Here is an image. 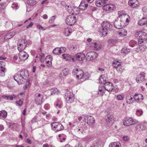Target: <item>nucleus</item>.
I'll return each instance as SVG.
<instances>
[{
	"mask_svg": "<svg viewBox=\"0 0 147 147\" xmlns=\"http://www.w3.org/2000/svg\"><path fill=\"white\" fill-rule=\"evenodd\" d=\"M65 9L70 13L74 15H77L80 13V10L77 7L65 5Z\"/></svg>",
	"mask_w": 147,
	"mask_h": 147,
	"instance_id": "4",
	"label": "nucleus"
},
{
	"mask_svg": "<svg viewBox=\"0 0 147 147\" xmlns=\"http://www.w3.org/2000/svg\"><path fill=\"white\" fill-rule=\"evenodd\" d=\"M27 83L25 85L24 87V88L25 90H26L28 87L29 84H30L29 80H27Z\"/></svg>",
	"mask_w": 147,
	"mask_h": 147,
	"instance_id": "62",
	"label": "nucleus"
},
{
	"mask_svg": "<svg viewBox=\"0 0 147 147\" xmlns=\"http://www.w3.org/2000/svg\"><path fill=\"white\" fill-rule=\"evenodd\" d=\"M43 96L42 94L36 93L35 94V101L37 105H41L43 102Z\"/></svg>",
	"mask_w": 147,
	"mask_h": 147,
	"instance_id": "11",
	"label": "nucleus"
},
{
	"mask_svg": "<svg viewBox=\"0 0 147 147\" xmlns=\"http://www.w3.org/2000/svg\"><path fill=\"white\" fill-rule=\"evenodd\" d=\"M88 6V4L86 3L85 1H82L79 7V9L80 10L81 9L83 11L85 10L87 8Z\"/></svg>",
	"mask_w": 147,
	"mask_h": 147,
	"instance_id": "23",
	"label": "nucleus"
},
{
	"mask_svg": "<svg viewBox=\"0 0 147 147\" xmlns=\"http://www.w3.org/2000/svg\"><path fill=\"white\" fill-rule=\"evenodd\" d=\"M45 61L46 62V65L48 66V67H50L51 66V61H50L49 60L48 61L46 60V59H45Z\"/></svg>",
	"mask_w": 147,
	"mask_h": 147,
	"instance_id": "57",
	"label": "nucleus"
},
{
	"mask_svg": "<svg viewBox=\"0 0 147 147\" xmlns=\"http://www.w3.org/2000/svg\"><path fill=\"white\" fill-rule=\"evenodd\" d=\"M76 22V18L73 15H69L66 17L65 19L66 24L69 25H74Z\"/></svg>",
	"mask_w": 147,
	"mask_h": 147,
	"instance_id": "7",
	"label": "nucleus"
},
{
	"mask_svg": "<svg viewBox=\"0 0 147 147\" xmlns=\"http://www.w3.org/2000/svg\"><path fill=\"white\" fill-rule=\"evenodd\" d=\"M27 42L25 40H21L19 41V45H18V49L19 51L23 50L26 47Z\"/></svg>",
	"mask_w": 147,
	"mask_h": 147,
	"instance_id": "14",
	"label": "nucleus"
},
{
	"mask_svg": "<svg viewBox=\"0 0 147 147\" xmlns=\"http://www.w3.org/2000/svg\"><path fill=\"white\" fill-rule=\"evenodd\" d=\"M90 75L88 73H85L82 74L81 79L83 80V81H85L88 80L90 77Z\"/></svg>",
	"mask_w": 147,
	"mask_h": 147,
	"instance_id": "34",
	"label": "nucleus"
},
{
	"mask_svg": "<svg viewBox=\"0 0 147 147\" xmlns=\"http://www.w3.org/2000/svg\"><path fill=\"white\" fill-rule=\"evenodd\" d=\"M104 88L105 89L109 92H111L113 88V86L112 83L110 82H107L105 83Z\"/></svg>",
	"mask_w": 147,
	"mask_h": 147,
	"instance_id": "15",
	"label": "nucleus"
},
{
	"mask_svg": "<svg viewBox=\"0 0 147 147\" xmlns=\"http://www.w3.org/2000/svg\"><path fill=\"white\" fill-rule=\"evenodd\" d=\"M127 121L129 125L137 124L138 122V121L137 120L131 117L128 118L127 119Z\"/></svg>",
	"mask_w": 147,
	"mask_h": 147,
	"instance_id": "27",
	"label": "nucleus"
},
{
	"mask_svg": "<svg viewBox=\"0 0 147 147\" xmlns=\"http://www.w3.org/2000/svg\"><path fill=\"white\" fill-rule=\"evenodd\" d=\"M97 54L95 52H90L86 55V57L88 61H92L97 57Z\"/></svg>",
	"mask_w": 147,
	"mask_h": 147,
	"instance_id": "10",
	"label": "nucleus"
},
{
	"mask_svg": "<svg viewBox=\"0 0 147 147\" xmlns=\"http://www.w3.org/2000/svg\"><path fill=\"white\" fill-rule=\"evenodd\" d=\"M91 46L92 47H94V49L96 50H98L101 48L100 45L97 44L96 43H92Z\"/></svg>",
	"mask_w": 147,
	"mask_h": 147,
	"instance_id": "40",
	"label": "nucleus"
},
{
	"mask_svg": "<svg viewBox=\"0 0 147 147\" xmlns=\"http://www.w3.org/2000/svg\"><path fill=\"white\" fill-rule=\"evenodd\" d=\"M136 37H138L139 39L141 40L138 41V43H142L143 42V40L146 41L147 40V33L142 31L137 32L136 34Z\"/></svg>",
	"mask_w": 147,
	"mask_h": 147,
	"instance_id": "3",
	"label": "nucleus"
},
{
	"mask_svg": "<svg viewBox=\"0 0 147 147\" xmlns=\"http://www.w3.org/2000/svg\"><path fill=\"white\" fill-rule=\"evenodd\" d=\"M51 126L53 130L55 132L63 130L64 127L60 123L54 122L51 123Z\"/></svg>",
	"mask_w": 147,
	"mask_h": 147,
	"instance_id": "5",
	"label": "nucleus"
},
{
	"mask_svg": "<svg viewBox=\"0 0 147 147\" xmlns=\"http://www.w3.org/2000/svg\"><path fill=\"white\" fill-rule=\"evenodd\" d=\"M87 119V123L90 125H93L95 122V120L94 118L92 116H88L86 117L85 119Z\"/></svg>",
	"mask_w": 147,
	"mask_h": 147,
	"instance_id": "18",
	"label": "nucleus"
},
{
	"mask_svg": "<svg viewBox=\"0 0 147 147\" xmlns=\"http://www.w3.org/2000/svg\"><path fill=\"white\" fill-rule=\"evenodd\" d=\"M101 26L100 32L102 33V36H105L107 34L108 30L112 28V26L109 22L104 21L102 23Z\"/></svg>",
	"mask_w": 147,
	"mask_h": 147,
	"instance_id": "2",
	"label": "nucleus"
},
{
	"mask_svg": "<svg viewBox=\"0 0 147 147\" xmlns=\"http://www.w3.org/2000/svg\"><path fill=\"white\" fill-rule=\"evenodd\" d=\"M96 5L98 7L103 6L104 5L101 0H98L96 1Z\"/></svg>",
	"mask_w": 147,
	"mask_h": 147,
	"instance_id": "42",
	"label": "nucleus"
},
{
	"mask_svg": "<svg viewBox=\"0 0 147 147\" xmlns=\"http://www.w3.org/2000/svg\"><path fill=\"white\" fill-rule=\"evenodd\" d=\"M12 7L13 9L16 10L17 8L18 7V5L17 3H13L12 5Z\"/></svg>",
	"mask_w": 147,
	"mask_h": 147,
	"instance_id": "54",
	"label": "nucleus"
},
{
	"mask_svg": "<svg viewBox=\"0 0 147 147\" xmlns=\"http://www.w3.org/2000/svg\"><path fill=\"white\" fill-rule=\"evenodd\" d=\"M115 6L112 4H108L104 5L103 6V9L105 11H110L111 10L114 9Z\"/></svg>",
	"mask_w": 147,
	"mask_h": 147,
	"instance_id": "20",
	"label": "nucleus"
},
{
	"mask_svg": "<svg viewBox=\"0 0 147 147\" xmlns=\"http://www.w3.org/2000/svg\"><path fill=\"white\" fill-rule=\"evenodd\" d=\"M100 146V144L98 143H95L93 144L90 147H99Z\"/></svg>",
	"mask_w": 147,
	"mask_h": 147,
	"instance_id": "56",
	"label": "nucleus"
},
{
	"mask_svg": "<svg viewBox=\"0 0 147 147\" xmlns=\"http://www.w3.org/2000/svg\"><path fill=\"white\" fill-rule=\"evenodd\" d=\"M4 99L7 100H12L13 99H16L17 98V96L15 94H12L10 95H4L2 96Z\"/></svg>",
	"mask_w": 147,
	"mask_h": 147,
	"instance_id": "21",
	"label": "nucleus"
},
{
	"mask_svg": "<svg viewBox=\"0 0 147 147\" xmlns=\"http://www.w3.org/2000/svg\"><path fill=\"white\" fill-rule=\"evenodd\" d=\"M34 24V23L33 22H31L29 24L26 26V28L27 29H28L31 27Z\"/></svg>",
	"mask_w": 147,
	"mask_h": 147,
	"instance_id": "64",
	"label": "nucleus"
},
{
	"mask_svg": "<svg viewBox=\"0 0 147 147\" xmlns=\"http://www.w3.org/2000/svg\"><path fill=\"white\" fill-rule=\"evenodd\" d=\"M40 57H39V61L41 62H43L44 59L45 57L44 54L43 53H41L39 54Z\"/></svg>",
	"mask_w": 147,
	"mask_h": 147,
	"instance_id": "44",
	"label": "nucleus"
},
{
	"mask_svg": "<svg viewBox=\"0 0 147 147\" xmlns=\"http://www.w3.org/2000/svg\"><path fill=\"white\" fill-rule=\"evenodd\" d=\"M7 116V112L4 110L0 111V119H5Z\"/></svg>",
	"mask_w": 147,
	"mask_h": 147,
	"instance_id": "29",
	"label": "nucleus"
},
{
	"mask_svg": "<svg viewBox=\"0 0 147 147\" xmlns=\"http://www.w3.org/2000/svg\"><path fill=\"white\" fill-rule=\"evenodd\" d=\"M147 22V18H143L139 20L138 22V25L140 26H142L145 24Z\"/></svg>",
	"mask_w": 147,
	"mask_h": 147,
	"instance_id": "31",
	"label": "nucleus"
},
{
	"mask_svg": "<svg viewBox=\"0 0 147 147\" xmlns=\"http://www.w3.org/2000/svg\"><path fill=\"white\" fill-rule=\"evenodd\" d=\"M143 113V112L141 110H137L136 112V115L139 116L142 115Z\"/></svg>",
	"mask_w": 147,
	"mask_h": 147,
	"instance_id": "49",
	"label": "nucleus"
},
{
	"mask_svg": "<svg viewBox=\"0 0 147 147\" xmlns=\"http://www.w3.org/2000/svg\"><path fill=\"white\" fill-rule=\"evenodd\" d=\"M105 93V91L103 90V87L99 86V87L98 92V94L101 96H102Z\"/></svg>",
	"mask_w": 147,
	"mask_h": 147,
	"instance_id": "37",
	"label": "nucleus"
},
{
	"mask_svg": "<svg viewBox=\"0 0 147 147\" xmlns=\"http://www.w3.org/2000/svg\"><path fill=\"white\" fill-rule=\"evenodd\" d=\"M129 21L128 16L121 15L115 20L114 22V26L117 29H120L125 27Z\"/></svg>",
	"mask_w": 147,
	"mask_h": 147,
	"instance_id": "1",
	"label": "nucleus"
},
{
	"mask_svg": "<svg viewBox=\"0 0 147 147\" xmlns=\"http://www.w3.org/2000/svg\"><path fill=\"white\" fill-rule=\"evenodd\" d=\"M3 3H1L0 4V11H1L5 8V6Z\"/></svg>",
	"mask_w": 147,
	"mask_h": 147,
	"instance_id": "61",
	"label": "nucleus"
},
{
	"mask_svg": "<svg viewBox=\"0 0 147 147\" xmlns=\"http://www.w3.org/2000/svg\"><path fill=\"white\" fill-rule=\"evenodd\" d=\"M146 128L145 125L141 124H138L136 126V130L137 131H140L144 130L146 129Z\"/></svg>",
	"mask_w": 147,
	"mask_h": 147,
	"instance_id": "26",
	"label": "nucleus"
},
{
	"mask_svg": "<svg viewBox=\"0 0 147 147\" xmlns=\"http://www.w3.org/2000/svg\"><path fill=\"white\" fill-rule=\"evenodd\" d=\"M136 44V41L133 40L130 41L129 43V46L132 47H134Z\"/></svg>",
	"mask_w": 147,
	"mask_h": 147,
	"instance_id": "46",
	"label": "nucleus"
},
{
	"mask_svg": "<svg viewBox=\"0 0 147 147\" xmlns=\"http://www.w3.org/2000/svg\"><path fill=\"white\" fill-rule=\"evenodd\" d=\"M77 131L80 133L83 134L84 132L83 128L82 127H78Z\"/></svg>",
	"mask_w": 147,
	"mask_h": 147,
	"instance_id": "52",
	"label": "nucleus"
},
{
	"mask_svg": "<svg viewBox=\"0 0 147 147\" xmlns=\"http://www.w3.org/2000/svg\"><path fill=\"white\" fill-rule=\"evenodd\" d=\"M133 99V98L130 96H128L126 98L127 102L129 104L131 103V100Z\"/></svg>",
	"mask_w": 147,
	"mask_h": 147,
	"instance_id": "43",
	"label": "nucleus"
},
{
	"mask_svg": "<svg viewBox=\"0 0 147 147\" xmlns=\"http://www.w3.org/2000/svg\"><path fill=\"white\" fill-rule=\"evenodd\" d=\"M73 73L74 75H76L77 79H81L82 74H84V71L80 68H75L73 69Z\"/></svg>",
	"mask_w": 147,
	"mask_h": 147,
	"instance_id": "12",
	"label": "nucleus"
},
{
	"mask_svg": "<svg viewBox=\"0 0 147 147\" xmlns=\"http://www.w3.org/2000/svg\"><path fill=\"white\" fill-rule=\"evenodd\" d=\"M117 98L119 100H122L124 98V96L120 94L117 96Z\"/></svg>",
	"mask_w": 147,
	"mask_h": 147,
	"instance_id": "60",
	"label": "nucleus"
},
{
	"mask_svg": "<svg viewBox=\"0 0 147 147\" xmlns=\"http://www.w3.org/2000/svg\"><path fill=\"white\" fill-rule=\"evenodd\" d=\"M136 0H129L128 2L129 5L132 7H136L138 6V5L136 3Z\"/></svg>",
	"mask_w": 147,
	"mask_h": 147,
	"instance_id": "28",
	"label": "nucleus"
},
{
	"mask_svg": "<svg viewBox=\"0 0 147 147\" xmlns=\"http://www.w3.org/2000/svg\"><path fill=\"white\" fill-rule=\"evenodd\" d=\"M113 66L116 68L117 71L119 73H121L124 70V67L122 65V64L120 63L118 61L113 62Z\"/></svg>",
	"mask_w": 147,
	"mask_h": 147,
	"instance_id": "9",
	"label": "nucleus"
},
{
	"mask_svg": "<svg viewBox=\"0 0 147 147\" xmlns=\"http://www.w3.org/2000/svg\"><path fill=\"white\" fill-rule=\"evenodd\" d=\"M72 32V30L68 27L65 28L64 30V33L66 36H68Z\"/></svg>",
	"mask_w": 147,
	"mask_h": 147,
	"instance_id": "30",
	"label": "nucleus"
},
{
	"mask_svg": "<svg viewBox=\"0 0 147 147\" xmlns=\"http://www.w3.org/2000/svg\"><path fill=\"white\" fill-rule=\"evenodd\" d=\"M127 34V31L125 30H123L119 33V36L121 37H124L126 36Z\"/></svg>",
	"mask_w": 147,
	"mask_h": 147,
	"instance_id": "38",
	"label": "nucleus"
},
{
	"mask_svg": "<svg viewBox=\"0 0 147 147\" xmlns=\"http://www.w3.org/2000/svg\"><path fill=\"white\" fill-rule=\"evenodd\" d=\"M16 103L17 105L21 106L23 105V101L21 99H20L18 101H16Z\"/></svg>",
	"mask_w": 147,
	"mask_h": 147,
	"instance_id": "50",
	"label": "nucleus"
},
{
	"mask_svg": "<svg viewBox=\"0 0 147 147\" xmlns=\"http://www.w3.org/2000/svg\"><path fill=\"white\" fill-rule=\"evenodd\" d=\"M19 53V59L18 61L19 62L20 61H24L27 59L28 57V54L25 51L22 50L20 51Z\"/></svg>",
	"mask_w": 147,
	"mask_h": 147,
	"instance_id": "8",
	"label": "nucleus"
},
{
	"mask_svg": "<svg viewBox=\"0 0 147 147\" xmlns=\"http://www.w3.org/2000/svg\"><path fill=\"white\" fill-rule=\"evenodd\" d=\"M56 17L55 16H53L51 17L49 20V22L50 23H53L55 20Z\"/></svg>",
	"mask_w": 147,
	"mask_h": 147,
	"instance_id": "48",
	"label": "nucleus"
},
{
	"mask_svg": "<svg viewBox=\"0 0 147 147\" xmlns=\"http://www.w3.org/2000/svg\"><path fill=\"white\" fill-rule=\"evenodd\" d=\"M109 147H121V145L119 142H113L109 144Z\"/></svg>",
	"mask_w": 147,
	"mask_h": 147,
	"instance_id": "33",
	"label": "nucleus"
},
{
	"mask_svg": "<svg viewBox=\"0 0 147 147\" xmlns=\"http://www.w3.org/2000/svg\"><path fill=\"white\" fill-rule=\"evenodd\" d=\"M5 63L4 62L0 61V69L6 68L5 67Z\"/></svg>",
	"mask_w": 147,
	"mask_h": 147,
	"instance_id": "45",
	"label": "nucleus"
},
{
	"mask_svg": "<svg viewBox=\"0 0 147 147\" xmlns=\"http://www.w3.org/2000/svg\"><path fill=\"white\" fill-rule=\"evenodd\" d=\"M134 98L136 101L139 103H140L144 99L142 95L140 94H136L134 96Z\"/></svg>",
	"mask_w": 147,
	"mask_h": 147,
	"instance_id": "25",
	"label": "nucleus"
},
{
	"mask_svg": "<svg viewBox=\"0 0 147 147\" xmlns=\"http://www.w3.org/2000/svg\"><path fill=\"white\" fill-rule=\"evenodd\" d=\"M130 50L129 49L126 47L123 48L121 50V53L123 54H126L130 52Z\"/></svg>",
	"mask_w": 147,
	"mask_h": 147,
	"instance_id": "39",
	"label": "nucleus"
},
{
	"mask_svg": "<svg viewBox=\"0 0 147 147\" xmlns=\"http://www.w3.org/2000/svg\"><path fill=\"white\" fill-rule=\"evenodd\" d=\"M66 48H55L53 51V53L55 55L60 54L65 51Z\"/></svg>",
	"mask_w": 147,
	"mask_h": 147,
	"instance_id": "19",
	"label": "nucleus"
},
{
	"mask_svg": "<svg viewBox=\"0 0 147 147\" xmlns=\"http://www.w3.org/2000/svg\"><path fill=\"white\" fill-rule=\"evenodd\" d=\"M50 106L49 104H47L44 105V109L46 110H48L50 108Z\"/></svg>",
	"mask_w": 147,
	"mask_h": 147,
	"instance_id": "58",
	"label": "nucleus"
},
{
	"mask_svg": "<svg viewBox=\"0 0 147 147\" xmlns=\"http://www.w3.org/2000/svg\"><path fill=\"white\" fill-rule=\"evenodd\" d=\"M37 117H35L31 120L30 122L32 124L36 122L37 121Z\"/></svg>",
	"mask_w": 147,
	"mask_h": 147,
	"instance_id": "59",
	"label": "nucleus"
},
{
	"mask_svg": "<svg viewBox=\"0 0 147 147\" xmlns=\"http://www.w3.org/2000/svg\"><path fill=\"white\" fill-rule=\"evenodd\" d=\"M6 71V68H4L1 69L0 76L2 77H4L5 75V72Z\"/></svg>",
	"mask_w": 147,
	"mask_h": 147,
	"instance_id": "47",
	"label": "nucleus"
},
{
	"mask_svg": "<svg viewBox=\"0 0 147 147\" xmlns=\"http://www.w3.org/2000/svg\"><path fill=\"white\" fill-rule=\"evenodd\" d=\"M20 73L23 77L24 80H26L29 75V72L26 70H23L20 71Z\"/></svg>",
	"mask_w": 147,
	"mask_h": 147,
	"instance_id": "24",
	"label": "nucleus"
},
{
	"mask_svg": "<svg viewBox=\"0 0 147 147\" xmlns=\"http://www.w3.org/2000/svg\"><path fill=\"white\" fill-rule=\"evenodd\" d=\"M27 3L29 5L33 6L36 5L37 3V1L36 0H28Z\"/></svg>",
	"mask_w": 147,
	"mask_h": 147,
	"instance_id": "36",
	"label": "nucleus"
},
{
	"mask_svg": "<svg viewBox=\"0 0 147 147\" xmlns=\"http://www.w3.org/2000/svg\"><path fill=\"white\" fill-rule=\"evenodd\" d=\"M104 80L103 78V77L102 76H100V78L99 79V81L100 83H105L104 82Z\"/></svg>",
	"mask_w": 147,
	"mask_h": 147,
	"instance_id": "51",
	"label": "nucleus"
},
{
	"mask_svg": "<svg viewBox=\"0 0 147 147\" xmlns=\"http://www.w3.org/2000/svg\"><path fill=\"white\" fill-rule=\"evenodd\" d=\"M13 78L19 84H22L24 82V80L23 77L20 75V73H18L15 75L13 76Z\"/></svg>",
	"mask_w": 147,
	"mask_h": 147,
	"instance_id": "13",
	"label": "nucleus"
},
{
	"mask_svg": "<svg viewBox=\"0 0 147 147\" xmlns=\"http://www.w3.org/2000/svg\"><path fill=\"white\" fill-rule=\"evenodd\" d=\"M14 35V34L11 32H10L8 33L5 36L4 39L5 40L10 39L12 38Z\"/></svg>",
	"mask_w": 147,
	"mask_h": 147,
	"instance_id": "35",
	"label": "nucleus"
},
{
	"mask_svg": "<svg viewBox=\"0 0 147 147\" xmlns=\"http://www.w3.org/2000/svg\"><path fill=\"white\" fill-rule=\"evenodd\" d=\"M123 125L125 126H129L128 123L127 122V120L126 121V120L124 121L123 122Z\"/></svg>",
	"mask_w": 147,
	"mask_h": 147,
	"instance_id": "63",
	"label": "nucleus"
},
{
	"mask_svg": "<svg viewBox=\"0 0 147 147\" xmlns=\"http://www.w3.org/2000/svg\"><path fill=\"white\" fill-rule=\"evenodd\" d=\"M37 28L39 30H42L44 31L46 30L45 29L43 28L40 25H38L36 26Z\"/></svg>",
	"mask_w": 147,
	"mask_h": 147,
	"instance_id": "55",
	"label": "nucleus"
},
{
	"mask_svg": "<svg viewBox=\"0 0 147 147\" xmlns=\"http://www.w3.org/2000/svg\"><path fill=\"white\" fill-rule=\"evenodd\" d=\"M105 120L107 124H112L114 122V118L113 115H108L105 117Z\"/></svg>",
	"mask_w": 147,
	"mask_h": 147,
	"instance_id": "22",
	"label": "nucleus"
},
{
	"mask_svg": "<svg viewBox=\"0 0 147 147\" xmlns=\"http://www.w3.org/2000/svg\"><path fill=\"white\" fill-rule=\"evenodd\" d=\"M65 98L67 102L69 103L73 102L74 100L73 93L69 91H67L65 92Z\"/></svg>",
	"mask_w": 147,
	"mask_h": 147,
	"instance_id": "6",
	"label": "nucleus"
},
{
	"mask_svg": "<svg viewBox=\"0 0 147 147\" xmlns=\"http://www.w3.org/2000/svg\"><path fill=\"white\" fill-rule=\"evenodd\" d=\"M63 58L66 61H71V60L74 61V59H71L70 56L69 54H64L62 55Z\"/></svg>",
	"mask_w": 147,
	"mask_h": 147,
	"instance_id": "32",
	"label": "nucleus"
},
{
	"mask_svg": "<svg viewBox=\"0 0 147 147\" xmlns=\"http://www.w3.org/2000/svg\"><path fill=\"white\" fill-rule=\"evenodd\" d=\"M68 74V71L66 68L63 69L61 72V74H63L64 76H66Z\"/></svg>",
	"mask_w": 147,
	"mask_h": 147,
	"instance_id": "53",
	"label": "nucleus"
},
{
	"mask_svg": "<svg viewBox=\"0 0 147 147\" xmlns=\"http://www.w3.org/2000/svg\"><path fill=\"white\" fill-rule=\"evenodd\" d=\"M51 95H53V94H57L59 93V91L56 88H52L51 90Z\"/></svg>",
	"mask_w": 147,
	"mask_h": 147,
	"instance_id": "41",
	"label": "nucleus"
},
{
	"mask_svg": "<svg viewBox=\"0 0 147 147\" xmlns=\"http://www.w3.org/2000/svg\"><path fill=\"white\" fill-rule=\"evenodd\" d=\"M85 57L84 53H81L75 55L74 58V59H76L77 60L81 61L84 59Z\"/></svg>",
	"mask_w": 147,
	"mask_h": 147,
	"instance_id": "17",
	"label": "nucleus"
},
{
	"mask_svg": "<svg viewBox=\"0 0 147 147\" xmlns=\"http://www.w3.org/2000/svg\"><path fill=\"white\" fill-rule=\"evenodd\" d=\"M145 75L144 72H141L139 75H137L136 80L137 83H140L144 81Z\"/></svg>",
	"mask_w": 147,
	"mask_h": 147,
	"instance_id": "16",
	"label": "nucleus"
}]
</instances>
